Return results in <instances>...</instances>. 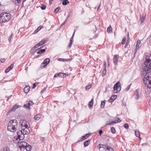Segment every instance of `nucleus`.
Returning a JSON list of instances; mask_svg holds the SVG:
<instances>
[{"label": "nucleus", "instance_id": "nucleus-55", "mask_svg": "<svg viewBox=\"0 0 151 151\" xmlns=\"http://www.w3.org/2000/svg\"><path fill=\"white\" fill-rule=\"evenodd\" d=\"M139 49V48H137V47H136L135 49L134 50V52L135 53H136L138 50Z\"/></svg>", "mask_w": 151, "mask_h": 151}, {"label": "nucleus", "instance_id": "nucleus-7", "mask_svg": "<svg viewBox=\"0 0 151 151\" xmlns=\"http://www.w3.org/2000/svg\"><path fill=\"white\" fill-rule=\"evenodd\" d=\"M139 89H136L134 92V96L135 99L137 100L139 97Z\"/></svg>", "mask_w": 151, "mask_h": 151}, {"label": "nucleus", "instance_id": "nucleus-13", "mask_svg": "<svg viewBox=\"0 0 151 151\" xmlns=\"http://www.w3.org/2000/svg\"><path fill=\"white\" fill-rule=\"evenodd\" d=\"M18 145L19 148L21 150H24L25 149L26 145H20L19 142H18Z\"/></svg>", "mask_w": 151, "mask_h": 151}, {"label": "nucleus", "instance_id": "nucleus-22", "mask_svg": "<svg viewBox=\"0 0 151 151\" xmlns=\"http://www.w3.org/2000/svg\"><path fill=\"white\" fill-rule=\"evenodd\" d=\"M43 27L41 25L34 32V33L36 34Z\"/></svg>", "mask_w": 151, "mask_h": 151}, {"label": "nucleus", "instance_id": "nucleus-21", "mask_svg": "<svg viewBox=\"0 0 151 151\" xmlns=\"http://www.w3.org/2000/svg\"><path fill=\"white\" fill-rule=\"evenodd\" d=\"M91 142V140L89 139H88L87 141H86L84 143V146L85 147H86Z\"/></svg>", "mask_w": 151, "mask_h": 151}, {"label": "nucleus", "instance_id": "nucleus-33", "mask_svg": "<svg viewBox=\"0 0 151 151\" xmlns=\"http://www.w3.org/2000/svg\"><path fill=\"white\" fill-rule=\"evenodd\" d=\"M115 123H116V121H113L111 122H110L109 123H108V124H107L106 125H111V124H114Z\"/></svg>", "mask_w": 151, "mask_h": 151}, {"label": "nucleus", "instance_id": "nucleus-61", "mask_svg": "<svg viewBox=\"0 0 151 151\" xmlns=\"http://www.w3.org/2000/svg\"><path fill=\"white\" fill-rule=\"evenodd\" d=\"M10 70L8 68H7L5 70V73H8Z\"/></svg>", "mask_w": 151, "mask_h": 151}, {"label": "nucleus", "instance_id": "nucleus-31", "mask_svg": "<svg viewBox=\"0 0 151 151\" xmlns=\"http://www.w3.org/2000/svg\"><path fill=\"white\" fill-rule=\"evenodd\" d=\"M27 123V121L25 120H22V122L21 124V126L23 127L26 123Z\"/></svg>", "mask_w": 151, "mask_h": 151}, {"label": "nucleus", "instance_id": "nucleus-43", "mask_svg": "<svg viewBox=\"0 0 151 151\" xmlns=\"http://www.w3.org/2000/svg\"><path fill=\"white\" fill-rule=\"evenodd\" d=\"M28 106V103L27 104H24L23 105L24 107H25L27 109H28L29 110H30L31 109V108L29 107V108H28L27 107V106Z\"/></svg>", "mask_w": 151, "mask_h": 151}, {"label": "nucleus", "instance_id": "nucleus-24", "mask_svg": "<svg viewBox=\"0 0 151 151\" xmlns=\"http://www.w3.org/2000/svg\"><path fill=\"white\" fill-rule=\"evenodd\" d=\"M107 32L109 33L112 32V27L111 26H109L107 28Z\"/></svg>", "mask_w": 151, "mask_h": 151}, {"label": "nucleus", "instance_id": "nucleus-35", "mask_svg": "<svg viewBox=\"0 0 151 151\" xmlns=\"http://www.w3.org/2000/svg\"><path fill=\"white\" fill-rule=\"evenodd\" d=\"M106 146H105V147L106 148L105 149L106 150H109V151L111 148H112L109 146L107 145V144H106Z\"/></svg>", "mask_w": 151, "mask_h": 151}, {"label": "nucleus", "instance_id": "nucleus-57", "mask_svg": "<svg viewBox=\"0 0 151 151\" xmlns=\"http://www.w3.org/2000/svg\"><path fill=\"white\" fill-rule=\"evenodd\" d=\"M103 132V130H100L99 131V134L100 136H101Z\"/></svg>", "mask_w": 151, "mask_h": 151}, {"label": "nucleus", "instance_id": "nucleus-23", "mask_svg": "<svg viewBox=\"0 0 151 151\" xmlns=\"http://www.w3.org/2000/svg\"><path fill=\"white\" fill-rule=\"evenodd\" d=\"M47 41V40L43 39L40 42V44L41 45H42L46 43Z\"/></svg>", "mask_w": 151, "mask_h": 151}, {"label": "nucleus", "instance_id": "nucleus-58", "mask_svg": "<svg viewBox=\"0 0 151 151\" xmlns=\"http://www.w3.org/2000/svg\"><path fill=\"white\" fill-rule=\"evenodd\" d=\"M22 135V136H21V138L20 139V140H22L23 139H24V134H23Z\"/></svg>", "mask_w": 151, "mask_h": 151}, {"label": "nucleus", "instance_id": "nucleus-3", "mask_svg": "<svg viewBox=\"0 0 151 151\" xmlns=\"http://www.w3.org/2000/svg\"><path fill=\"white\" fill-rule=\"evenodd\" d=\"M12 124L13 125V128H12L13 129V130L12 131V132H15L16 131L18 126L17 121L16 119L10 120L9 122V125L11 126V125Z\"/></svg>", "mask_w": 151, "mask_h": 151}, {"label": "nucleus", "instance_id": "nucleus-59", "mask_svg": "<svg viewBox=\"0 0 151 151\" xmlns=\"http://www.w3.org/2000/svg\"><path fill=\"white\" fill-rule=\"evenodd\" d=\"M36 85H37L35 83H34L33 85V86H32V88H35L36 87Z\"/></svg>", "mask_w": 151, "mask_h": 151}, {"label": "nucleus", "instance_id": "nucleus-46", "mask_svg": "<svg viewBox=\"0 0 151 151\" xmlns=\"http://www.w3.org/2000/svg\"><path fill=\"white\" fill-rule=\"evenodd\" d=\"M124 127L126 128V129H128L129 127V125L127 124H124Z\"/></svg>", "mask_w": 151, "mask_h": 151}, {"label": "nucleus", "instance_id": "nucleus-41", "mask_svg": "<svg viewBox=\"0 0 151 151\" xmlns=\"http://www.w3.org/2000/svg\"><path fill=\"white\" fill-rule=\"evenodd\" d=\"M126 38L124 37L122 40V45H124L125 42V41H126Z\"/></svg>", "mask_w": 151, "mask_h": 151}, {"label": "nucleus", "instance_id": "nucleus-32", "mask_svg": "<svg viewBox=\"0 0 151 151\" xmlns=\"http://www.w3.org/2000/svg\"><path fill=\"white\" fill-rule=\"evenodd\" d=\"M111 131L113 134H115L116 133V130L114 127H112L111 129Z\"/></svg>", "mask_w": 151, "mask_h": 151}, {"label": "nucleus", "instance_id": "nucleus-19", "mask_svg": "<svg viewBox=\"0 0 151 151\" xmlns=\"http://www.w3.org/2000/svg\"><path fill=\"white\" fill-rule=\"evenodd\" d=\"M93 98L92 99L91 101L89 102L88 106L89 107H92L93 106Z\"/></svg>", "mask_w": 151, "mask_h": 151}, {"label": "nucleus", "instance_id": "nucleus-8", "mask_svg": "<svg viewBox=\"0 0 151 151\" xmlns=\"http://www.w3.org/2000/svg\"><path fill=\"white\" fill-rule=\"evenodd\" d=\"M118 56V55H115L113 58V63L116 65L117 64V63L119 61V57Z\"/></svg>", "mask_w": 151, "mask_h": 151}, {"label": "nucleus", "instance_id": "nucleus-39", "mask_svg": "<svg viewBox=\"0 0 151 151\" xmlns=\"http://www.w3.org/2000/svg\"><path fill=\"white\" fill-rule=\"evenodd\" d=\"M106 145H103V144H100L99 145V146H98V147L100 148H102V147H103V146H106Z\"/></svg>", "mask_w": 151, "mask_h": 151}, {"label": "nucleus", "instance_id": "nucleus-15", "mask_svg": "<svg viewBox=\"0 0 151 151\" xmlns=\"http://www.w3.org/2000/svg\"><path fill=\"white\" fill-rule=\"evenodd\" d=\"M46 48L45 49H42L41 50H39L37 52V53L40 54H41L42 53H43L45 52L46 51Z\"/></svg>", "mask_w": 151, "mask_h": 151}, {"label": "nucleus", "instance_id": "nucleus-56", "mask_svg": "<svg viewBox=\"0 0 151 151\" xmlns=\"http://www.w3.org/2000/svg\"><path fill=\"white\" fill-rule=\"evenodd\" d=\"M75 30H74V32L73 34V35L72 36V37L71 38H70V39H72V40H73V37L74 36V34H75Z\"/></svg>", "mask_w": 151, "mask_h": 151}, {"label": "nucleus", "instance_id": "nucleus-4", "mask_svg": "<svg viewBox=\"0 0 151 151\" xmlns=\"http://www.w3.org/2000/svg\"><path fill=\"white\" fill-rule=\"evenodd\" d=\"M149 75L147 74L146 76V82L145 83V84L146 87H147L148 88H151V80H149L148 79L149 78ZM145 77V76H144Z\"/></svg>", "mask_w": 151, "mask_h": 151}, {"label": "nucleus", "instance_id": "nucleus-1", "mask_svg": "<svg viewBox=\"0 0 151 151\" xmlns=\"http://www.w3.org/2000/svg\"><path fill=\"white\" fill-rule=\"evenodd\" d=\"M151 62V55L149 54L146 56L145 58V61L144 63L145 66L143 69V72L142 73V75L144 76H147V74H150L151 73L149 72L150 69L148 67L149 64Z\"/></svg>", "mask_w": 151, "mask_h": 151}, {"label": "nucleus", "instance_id": "nucleus-36", "mask_svg": "<svg viewBox=\"0 0 151 151\" xmlns=\"http://www.w3.org/2000/svg\"><path fill=\"white\" fill-rule=\"evenodd\" d=\"M91 84H90L87 85L85 87V88L86 89L88 90L91 88Z\"/></svg>", "mask_w": 151, "mask_h": 151}, {"label": "nucleus", "instance_id": "nucleus-2", "mask_svg": "<svg viewBox=\"0 0 151 151\" xmlns=\"http://www.w3.org/2000/svg\"><path fill=\"white\" fill-rule=\"evenodd\" d=\"M11 18L10 13L6 12L0 14V22L5 23L9 21Z\"/></svg>", "mask_w": 151, "mask_h": 151}, {"label": "nucleus", "instance_id": "nucleus-25", "mask_svg": "<svg viewBox=\"0 0 151 151\" xmlns=\"http://www.w3.org/2000/svg\"><path fill=\"white\" fill-rule=\"evenodd\" d=\"M69 3L68 0H64L63 1L62 4L63 5H66Z\"/></svg>", "mask_w": 151, "mask_h": 151}, {"label": "nucleus", "instance_id": "nucleus-62", "mask_svg": "<svg viewBox=\"0 0 151 151\" xmlns=\"http://www.w3.org/2000/svg\"><path fill=\"white\" fill-rule=\"evenodd\" d=\"M129 42H128V40L127 41V42H126V43L125 44V47L126 48L127 47V45H128Z\"/></svg>", "mask_w": 151, "mask_h": 151}, {"label": "nucleus", "instance_id": "nucleus-54", "mask_svg": "<svg viewBox=\"0 0 151 151\" xmlns=\"http://www.w3.org/2000/svg\"><path fill=\"white\" fill-rule=\"evenodd\" d=\"M23 126L24 127H25V128L26 129L29 128V127H28V125L27 124V123H26L25 124H24V125Z\"/></svg>", "mask_w": 151, "mask_h": 151}, {"label": "nucleus", "instance_id": "nucleus-42", "mask_svg": "<svg viewBox=\"0 0 151 151\" xmlns=\"http://www.w3.org/2000/svg\"><path fill=\"white\" fill-rule=\"evenodd\" d=\"M72 11H70V12H69L68 14V16H67L68 18H69L71 16H72Z\"/></svg>", "mask_w": 151, "mask_h": 151}, {"label": "nucleus", "instance_id": "nucleus-53", "mask_svg": "<svg viewBox=\"0 0 151 151\" xmlns=\"http://www.w3.org/2000/svg\"><path fill=\"white\" fill-rule=\"evenodd\" d=\"M91 135V133H88L85 135V136L86 137V138H88Z\"/></svg>", "mask_w": 151, "mask_h": 151}, {"label": "nucleus", "instance_id": "nucleus-9", "mask_svg": "<svg viewBox=\"0 0 151 151\" xmlns=\"http://www.w3.org/2000/svg\"><path fill=\"white\" fill-rule=\"evenodd\" d=\"M20 107L19 106H18L17 104L15 105L8 112L7 114H9L10 112L12 111H14L16 110L18 108Z\"/></svg>", "mask_w": 151, "mask_h": 151}, {"label": "nucleus", "instance_id": "nucleus-50", "mask_svg": "<svg viewBox=\"0 0 151 151\" xmlns=\"http://www.w3.org/2000/svg\"><path fill=\"white\" fill-rule=\"evenodd\" d=\"M0 61L1 63H4L5 61V59L4 58H1V59Z\"/></svg>", "mask_w": 151, "mask_h": 151}, {"label": "nucleus", "instance_id": "nucleus-44", "mask_svg": "<svg viewBox=\"0 0 151 151\" xmlns=\"http://www.w3.org/2000/svg\"><path fill=\"white\" fill-rule=\"evenodd\" d=\"M2 151H10V150H9L8 148L6 147L3 148Z\"/></svg>", "mask_w": 151, "mask_h": 151}, {"label": "nucleus", "instance_id": "nucleus-34", "mask_svg": "<svg viewBox=\"0 0 151 151\" xmlns=\"http://www.w3.org/2000/svg\"><path fill=\"white\" fill-rule=\"evenodd\" d=\"M19 143L20 145H28V144L25 142H22Z\"/></svg>", "mask_w": 151, "mask_h": 151}, {"label": "nucleus", "instance_id": "nucleus-63", "mask_svg": "<svg viewBox=\"0 0 151 151\" xmlns=\"http://www.w3.org/2000/svg\"><path fill=\"white\" fill-rule=\"evenodd\" d=\"M58 76V73H57L55 75L54 78H56Z\"/></svg>", "mask_w": 151, "mask_h": 151}, {"label": "nucleus", "instance_id": "nucleus-49", "mask_svg": "<svg viewBox=\"0 0 151 151\" xmlns=\"http://www.w3.org/2000/svg\"><path fill=\"white\" fill-rule=\"evenodd\" d=\"M131 85V84H130V85H129L127 86V87L126 88V89L125 90L126 91H127L128 90H129V89H130V88Z\"/></svg>", "mask_w": 151, "mask_h": 151}, {"label": "nucleus", "instance_id": "nucleus-45", "mask_svg": "<svg viewBox=\"0 0 151 151\" xmlns=\"http://www.w3.org/2000/svg\"><path fill=\"white\" fill-rule=\"evenodd\" d=\"M27 130H25V131H26L25 134H28L30 133V131L29 129V128H27Z\"/></svg>", "mask_w": 151, "mask_h": 151}, {"label": "nucleus", "instance_id": "nucleus-18", "mask_svg": "<svg viewBox=\"0 0 151 151\" xmlns=\"http://www.w3.org/2000/svg\"><path fill=\"white\" fill-rule=\"evenodd\" d=\"M31 148V146L29 144L26 145L25 149L27 151H30Z\"/></svg>", "mask_w": 151, "mask_h": 151}, {"label": "nucleus", "instance_id": "nucleus-17", "mask_svg": "<svg viewBox=\"0 0 151 151\" xmlns=\"http://www.w3.org/2000/svg\"><path fill=\"white\" fill-rule=\"evenodd\" d=\"M41 117V115L40 114H38L35 116L34 119L36 120H39Z\"/></svg>", "mask_w": 151, "mask_h": 151}, {"label": "nucleus", "instance_id": "nucleus-16", "mask_svg": "<svg viewBox=\"0 0 151 151\" xmlns=\"http://www.w3.org/2000/svg\"><path fill=\"white\" fill-rule=\"evenodd\" d=\"M86 139V137L85 136V135H83L81 137L79 138L77 142H78L80 141L84 140Z\"/></svg>", "mask_w": 151, "mask_h": 151}, {"label": "nucleus", "instance_id": "nucleus-26", "mask_svg": "<svg viewBox=\"0 0 151 151\" xmlns=\"http://www.w3.org/2000/svg\"><path fill=\"white\" fill-rule=\"evenodd\" d=\"M34 104V103L33 101H30L28 103V106H27V107L28 108H29V107H30L31 105H33Z\"/></svg>", "mask_w": 151, "mask_h": 151}, {"label": "nucleus", "instance_id": "nucleus-64", "mask_svg": "<svg viewBox=\"0 0 151 151\" xmlns=\"http://www.w3.org/2000/svg\"><path fill=\"white\" fill-rule=\"evenodd\" d=\"M72 44L73 43H70L68 45V47L70 48V47H71Z\"/></svg>", "mask_w": 151, "mask_h": 151}, {"label": "nucleus", "instance_id": "nucleus-6", "mask_svg": "<svg viewBox=\"0 0 151 151\" xmlns=\"http://www.w3.org/2000/svg\"><path fill=\"white\" fill-rule=\"evenodd\" d=\"M146 15L145 14H140L139 15L140 17V20L141 21L140 22V25H142L143 24V23L145 20V18L146 17Z\"/></svg>", "mask_w": 151, "mask_h": 151}, {"label": "nucleus", "instance_id": "nucleus-60", "mask_svg": "<svg viewBox=\"0 0 151 151\" xmlns=\"http://www.w3.org/2000/svg\"><path fill=\"white\" fill-rule=\"evenodd\" d=\"M21 135H17V139H19V140H20L21 136Z\"/></svg>", "mask_w": 151, "mask_h": 151}, {"label": "nucleus", "instance_id": "nucleus-20", "mask_svg": "<svg viewBox=\"0 0 151 151\" xmlns=\"http://www.w3.org/2000/svg\"><path fill=\"white\" fill-rule=\"evenodd\" d=\"M135 135L136 137L139 138V139L141 138L140 137V134L139 133V132L138 130H136L135 131Z\"/></svg>", "mask_w": 151, "mask_h": 151}, {"label": "nucleus", "instance_id": "nucleus-48", "mask_svg": "<svg viewBox=\"0 0 151 151\" xmlns=\"http://www.w3.org/2000/svg\"><path fill=\"white\" fill-rule=\"evenodd\" d=\"M147 67H148L150 69V71H149V72L151 69V62L148 65H147Z\"/></svg>", "mask_w": 151, "mask_h": 151}, {"label": "nucleus", "instance_id": "nucleus-12", "mask_svg": "<svg viewBox=\"0 0 151 151\" xmlns=\"http://www.w3.org/2000/svg\"><path fill=\"white\" fill-rule=\"evenodd\" d=\"M30 89V87L29 86H26L24 88V91L26 93L29 92Z\"/></svg>", "mask_w": 151, "mask_h": 151}, {"label": "nucleus", "instance_id": "nucleus-27", "mask_svg": "<svg viewBox=\"0 0 151 151\" xmlns=\"http://www.w3.org/2000/svg\"><path fill=\"white\" fill-rule=\"evenodd\" d=\"M140 43V41L139 40H138L137 41L136 47H137V48H139L140 47L139 46Z\"/></svg>", "mask_w": 151, "mask_h": 151}, {"label": "nucleus", "instance_id": "nucleus-52", "mask_svg": "<svg viewBox=\"0 0 151 151\" xmlns=\"http://www.w3.org/2000/svg\"><path fill=\"white\" fill-rule=\"evenodd\" d=\"M13 34H12L9 37V40L10 41L11 40V39L13 36Z\"/></svg>", "mask_w": 151, "mask_h": 151}, {"label": "nucleus", "instance_id": "nucleus-37", "mask_svg": "<svg viewBox=\"0 0 151 151\" xmlns=\"http://www.w3.org/2000/svg\"><path fill=\"white\" fill-rule=\"evenodd\" d=\"M17 135H22L23 134L22 133V130H19L17 133Z\"/></svg>", "mask_w": 151, "mask_h": 151}, {"label": "nucleus", "instance_id": "nucleus-10", "mask_svg": "<svg viewBox=\"0 0 151 151\" xmlns=\"http://www.w3.org/2000/svg\"><path fill=\"white\" fill-rule=\"evenodd\" d=\"M50 60L49 59V58H47L44 60L43 62L41 64H43L45 65L43 66V67L44 68L45 66H46L50 62Z\"/></svg>", "mask_w": 151, "mask_h": 151}, {"label": "nucleus", "instance_id": "nucleus-47", "mask_svg": "<svg viewBox=\"0 0 151 151\" xmlns=\"http://www.w3.org/2000/svg\"><path fill=\"white\" fill-rule=\"evenodd\" d=\"M115 121H116V123H118L120 122L121 121L118 118H116V120Z\"/></svg>", "mask_w": 151, "mask_h": 151}, {"label": "nucleus", "instance_id": "nucleus-11", "mask_svg": "<svg viewBox=\"0 0 151 151\" xmlns=\"http://www.w3.org/2000/svg\"><path fill=\"white\" fill-rule=\"evenodd\" d=\"M116 98V95H113L110 98V99L108 100V101L109 102L112 103Z\"/></svg>", "mask_w": 151, "mask_h": 151}, {"label": "nucleus", "instance_id": "nucleus-29", "mask_svg": "<svg viewBox=\"0 0 151 151\" xmlns=\"http://www.w3.org/2000/svg\"><path fill=\"white\" fill-rule=\"evenodd\" d=\"M65 76H66V75L64 73H58L59 77H63Z\"/></svg>", "mask_w": 151, "mask_h": 151}, {"label": "nucleus", "instance_id": "nucleus-5", "mask_svg": "<svg viewBox=\"0 0 151 151\" xmlns=\"http://www.w3.org/2000/svg\"><path fill=\"white\" fill-rule=\"evenodd\" d=\"M119 81L116 83L114 86V90H116L117 91H119L121 89V86L120 85H119Z\"/></svg>", "mask_w": 151, "mask_h": 151}, {"label": "nucleus", "instance_id": "nucleus-28", "mask_svg": "<svg viewBox=\"0 0 151 151\" xmlns=\"http://www.w3.org/2000/svg\"><path fill=\"white\" fill-rule=\"evenodd\" d=\"M105 101H106L105 100L104 101H101V107L102 108H104V106H105Z\"/></svg>", "mask_w": 151, "mask_h": 151}, {"label": "nucleus", "instance_id": "nucleus-51", "mask_svg": "<svg viewBox=\"0 0 151 151\" xmlns=\"http://www.w3.org/2000/svg\"><path fill=\"white\" fill-rule=\"evenodd\" d=\"M106 71L103 70L102 71V76H104L106 74Z\"/></svg>", "mask_w": 151, "mask_h": 151}, {"label": "nucleus", "instance_id": "nucleus-30", "mask_svg": "<svg viewBox=\"0 0 151 151\" xmlns=\"http://www.w3.org/2000/svg\"><path fill=\"white\" fill-rule=\"evenodd\" d=\"M60 9V7L59 6L57 8H56L54 11V12L55 13V14H57L59 10Z\"/></svg>", "mask_w": 151, "mask_h": 151}, {"label": "nucleus", "instance_id": "nucleus-38", "mask_svg": "<svg viewBox=\"0 0 151 151\" xmlns=\"http://www.w3.org/2000/svg\"><path fill=\"white\" fill-rule=\"evenodd\" d=\"M41 8L42 10H45L46 8V6L45 5L42 4Z\"/></svg>", "mask_w": 151, "mask_h": 151}, {"label": "nucleus", "instance_id": "nucleus-40", "mask_svg": "<svg viewBox=\"0 0 151 151\" xmlns=\"http://www.w3.org/2000/svg\"><path fill=\"white\" fill-rule=\"evenodd\" d=\"M13 65L14 64H12L11 65L9 66L8 68L10 70H11L13 67Z\"/></svg>", "mask_w": 151, "mask_h": 151}, {"label": "nucleus", "instance_id": "nucleus-14", "mask_svg": "<svg viewBox=\"0 0 151 151\" xmlns=\"http://www.w3.org/2000/svg\"><path fill=\"white\" fill-rule=\"evenodd\" d=\"M11 126L9 125V123L7 125V130L10 132H12V131L13 130V129L12 128H13V125L12 124L11 125Z\"/></svg>", "mask_w": 151, "mask_h": 151}]
</instances>
